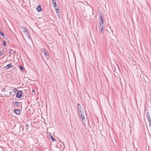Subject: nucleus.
Instances as JSON below:
<instances>
[{"label":"nucleus","instance_id":"obj_7","mask_svg":"<svg viewBox=\"0 0 151 151\" xmlns=\"http://www.w3.org/2000/svg\"><path fill=\"white\" fill-rule=\"evenodd\" d=\"M6 51V49L5 48L3 49L1 51L0 50V56H1L3 55H4L5 52Z\"/></svg>","mask_w":151,"mask_h":151},{"label":"nucleus","instance_id":"obj_34","mask_svg":"<svg viewBox=\"0 0 151 151\" xmlns=\"http://www.w3.org/2000/svg\"><path fill=\"white\" fill-rule=\"evenodd\" d=\"M0 95H2V94H1V93H0Z\"/></svg>","mask_w":151,"mask_h":151},{"label":"nucleus","instance_id":"obj_8","mask_svg":"<svg viewBox=\"0 0 151 151\" xmlns=\"http://www.w3.org/2000/svg\"><path fill=\"white\" fill-rule=\"evenodd\" d=\"M100 26L99 27V28L100 29L101 32L102 33H103L104 32L103 31V27L104 26L103 24L99 25Z\"/></svg>","mask_w":151,"mask_h":151},{"label":"nucleus","instance_id":"obj_5","mask_svg":"<svg viewBox=\"0 0 151 151\" xmlns=\"http://www.w3.org/2000/svg\"><path fill=\"white\" fill-rule=\"evenodd\" d=\"M147 118L148 121V123L150 127H151V119L150 115L149 113L148 112H147L146 113Z\"/></svg>","mask_w":151,"mask_h":151},{"label":"nucleus","instance_id":"obj_17","mask_svg":"<svg viewBox=\"0 0 151 151\" xmlns=\"http://www.w3.org/2000/svg\"><path fill=\"white\" fill-rule=\"evenodd\" d=\"M50 138L52 140L53 142H54L55 140V139L52 136H50Z\"/></svg>","mask_w":151,"mask_h":151},{"label":"nucleus","instance_id":"obj_2","mask_svg":"<svg viewBox=\"0 0 151 151\" xmlns=\"http://www.w3.org/2000/svg\"><path fill=\"white\" fill-rule=\"evenodd\" d=\"M41 51L44 54L45 57L47 58L49 57V55L48 52H47V50L44 48H41Z\"/></svg>","mask_w":151,"mask_h":151},{"label":"nucleus","instance_id":"obj_27","mask_svg":"<svg viewBox=\"0 0 151 151\" xmlns=\"http://www.w3.org/2000/svg\"><path fill=\"white\" fill-rule=\"evenodd\" d=\"M49 134H50V135H49V136H52L51 135V134L50 133H49Z\"/></svg>","mask_w":151,"mask_h":151},{"label":"nucleus","instance_id":"obj_13","mask_svg":"<svg viewBox=\"0 0 151 151\" xmlns=\"http://www.w3.org/2000/svg\"><path fill=\"white\" fill-rule=\"evenodd\" d=\"M21 29H22L23 32H24L26 31H27V30L26 28H25L24 27H21Z\"/></svg>","mask_w":151,"mask_h":151},{"label":"nucleus","instance_id":"obj_4","mask_svg":"<svg viewBox=\"0 0 151 151\" xmlns=\"http://www.w3.org/2000/svg\"><path fill=\"white\" fill-rule=\"evenodd\" d=\"M23 94V92L22 91H18L16 95V97L18 99H20L22 96Z\"/></svg>","mask_w":151,"mask_h":151},{"label":"nucleus","instance_id":"obj_15","mask_svg":"<svg viewBox=\"0 0 151 151\" xmlns=\"http://www.w3.org/2000/svg\"><path fill=\"white\" fill-rule=\"evenodd\" d=\"M19 68L21 71H23L24 70V68L21 65L19 66Z\"/></svg>","mask_w":151,"mask_h":151},{"label":"nucleus","instance_id":"obj_32","mask_svg":"<svg viewBox=\"0 0 151 151\" xmlns=\"http://www.w3.org/2000/svg\"><path fill=\"white\" fill-rule=\"evenodd\" d=\"M14 53H16V52L15 51H14Z\"/></svg>","mask_w":151,"mask_h":151},{"label":"nucleus","instance_id":"obj_22","mask_svg":"<svg viewBox=\"0 0 151 151\" xmlns=\"http://www.w3.org/2000/svg\"><path fill=\"white\" fill-rule=\"evenodd\" d=\"M77 110L78 112H79V111H83V109H82V108H78L77 109Z\"/></svg>","mask_w":151,"mask_h":151},{"label":"nucleus","instance_id":"obj_30","mask_svg":"<svg viewBox=\"0 0 151 151\" xmlns=\"http://www.w3.org/2000/svg\"><path fill=\"white\" fill-rule=\"evenodd\" d=\"M32 92H35V90H33L32 91Z\"/></svg>","mask_w":151,"mask_h":151},{"label":"nucleus","instance_id":"obj_12","mask_svg":"<svg viewBox=\"0 0 151 151\" xmlns=\"http://www.w3.org/2000/svg\"><path fill=\"white\" fill-rule=\"evenodd\" d=\"M24 33H25V34L26 35V36L28 37L29 39L30 37L29 33L28 31H26Z\"/></svg>","mask_w":151,"mask_h":151},{"label":"nucleus","instance_id":"obj_6","mask_svg":"<svg viewBox=\"0 0 151 151\" xmlns=\"http://www.w3.org/2000/svg\"><path fill=\"white\" fill-rule=\"evenodd\" d=\"M20 103H21L18 101H14L12 102L13 105L14 107L17 106ZM21 103H22V102H21Z\"/></svg>","mask_w":151,"mask_h":151},{"label":"nucleus","instance_id":"obj_9","mask_svg":"<svg viewBox=\"0 0 151 151\" xmlns=\"http://www.w3.org/2000/svg\"><path fill=\"white\" fill-rule=\"evenodd\" d=\"M36 9L38 12H41L42 10L41 5H38L36 7Z\"/></svg>","mask_w":151,"mask_h":151},{"label":"nucleus","instance_id":"obj_31","mask_svg":"<svg viewBox=\"0 0 151 151\" xmlns=\"http://www.w3.org/2000/svg\"><path fill=\"white\" fill-rule=\"evenodd\" d=\"M52 1V2H56V0H55V1Z\"/></svg>","mask_w":151,"mask_h":151},{"label":"nucleus","instance_id":"obj_16","mask_svg":"<svg viewBox=\"0 0 151 151\" xmlns=\"http://www.w3.org/2000/svg\"><path fill=\"white\" fill-rule=\"evenodd\" d=\"M29 127V126L28 124L27 123H26L25 125V129L26 131H27L28 130V128Z\"/></svg>","mask_w":151,"mask_h":151},{"label":"nucleus","instance_id":"obj_1","mask_svg":"<svg viewBox=\"0 0 151 151\" xmlns=\"http://www.w3.org/2000/svg\"><path fill=\"white\" fill-rule=\"evenodd\" d=\"M83 111H79V112H78V114L79 116H80V118L82 119V122L83 123H85V118L84 116L83 115Z\"/></svg>","mask_w":151,"mask_h":151},{"label":"nucleus","instance_id":"obj_20","mask_svg":"<svg viewBox=\"0 0 151 151\" xmlns=\"http://www.w3.org/2000/svg\"><path fill=\"white\" fill-rule=\"evenodd\" d=\"M57 14L58 17V18L59 19H60V13H58Z\"/></svg>","mask_w":151,"mask_h":151},{"label":"nucleus","instance_id":"obj_18","mask_svg":"<svg viewBox=\"0 0 151 151\" xmlns=\"http://www.w3.org/2000/svg\"><path fill=\"white\" fill-rule=\"evenodd\" d=\"M52 5L54 7H55L57 5V4L56 2H52Z\"/></svg>","mask_w":151,"mask_h":151},{"label":"nucleus","instance_id":"obj_21","mask_svg":"<svg viewBox=\"0 0 151 151\" xmlns=\"http://www.w3.org/2000/svg\"><path fill=\"white\" fill-rule=\"evenodd\" d=\"M81 108V106L79 104H77V108L78 109L79 108Z\"/></svg>","mask_w":151,"mask_h":151},{"label":"nucleus","instance_id":"obj_11","mask_svg":"<svg viewBox=\"0 0 151 151\" xmlns=\"http://www.w3.org/2000/svg\"><path fill=\"white\" fill-rule=\"evenodd\" d=\"M12 67V66L11 63H10L7 65L5 67V68L6 69H8Z\"/></svg>","mask_w":151,"mask_h":151},{"label":"nucleus","instance_id":"obj_25","mask_svg":"<svg viewBox=\"0 0 151 151\" xmlns=\"http://www.w3.org/2000/svg\"><path fill=\"white\" fill-rule=\"evenodd\" d=\"M6 91L5 89V88H3L1 90V91L3 92H4Z\"/></svg>","mask_w":151,"mask_h":151},{"label":"nucleus","instance_id":"obj_10","mask_svg":"<svg viewBox=\"0 0 151 151\" xmlns=\"http://www.w3.org/2000/svg\"><path fill=\"white\" fill-rule=\"evenodd\" d=\"M14 111V112L17 114H19L20 113V111L19 109H15Z\"/></svg>","mask_w":151,"mask_h":151},{"label":"nucleus","instance_id":"obj_26","mask_svg":"<svg viewBox=\"0 0 151 151\" xmlns=\"http://www.w3.org/2000/svg\"><path fill=\"white\" fill-rule=\"evenodd\" d=\"M13 91H14V92H15L17 91V89L16 88H14Z\"/></svg>","mask_w":151,"mask_h":151},{"label":"nucleus","instance_id":"obj_37","mask_svg":"<svg viewBox=\"0 0 151 151\" xmlns=\"http://www.w3.org/2000/svg\"><path fill=\"white\" fill-rule=\"evenodd\" d=\"M14 94H15V93H14V94H13V95H14Z\"/></svg>","mask_w":151,"mask_h":151},{"label":"nucleus","instance_id":"obj_24","mask_svg":"<svg viewBox=\"0 0 151 151\" xmlns=\"http://www.w3.org/2000/svg\"><path fill=\"white\" fill-rule=\"evenodd\" d=\"M12 92L11 91H9V96H10L12 95Z\"/></svg>","mask_w":151,"mask_h":151},{"label":"nucleus","instance_id":"obj_14","mask_svg":"<svg viewBox=\"0 0 151 151\" xmlns=\"http://www.w3.org/2000/svg\"><path fill=\"white\" fill-rule=\"evenodd\" d=\"M0 34L1 36H2L4 38H5V37L4 36V34L2 31H0Z\"/></svg>","mask_w":151,"mask_h":151},{"label":"nucleus","instance_id":"obj_3","mask_svg":"<svg viewBox=\"0 0 151 151\" xmlns=\"http://www.w3.org/2000/svg\"><path fill=\"white\" fill-rule=\"evenodd\" d=\"M100 16L99 17V18L100 20V22L99 23V25L103 24L104 22V19L103 17L102 16L103 14L102 13H101L100 14Z\"/></svg>","mask_w":151,"mask_h":151},{"label":"nucleus","instance_id":"obj_36","mask_svg":"<svg viewBox=\"0 0 151 151\" xmlns=\"http://www.w3.org/2000/svg\"><path fill=\"white\" fill-rule=\"evenodd\" d=\"M14 94H15V93H14V94H13V95H14Z\"/></svg>","mask_w":151,"mask_h":151},{"label":"nucleus","instance_id":"obj_35","mask_svg":"<svg viewBox=\"0 0 151 151\" xmlns=\"http://www.w3.org/2000/svg\"><path fill=\"white\" fill-rule=\"evenodd\" d=\"M14 94H15V93H14V94H13V95H14Z\"/></svg>","mask_w":151,"mask_h":151},{"label":"nucleus","instance_id":"obj_33","mask_svg":"<svg viewBox=\"0 0 151 151\" xmlns=\"http://www.w3.org/2000/svg\"><path fill=\"white\" fill-rule=\"evenodd\" d=\"M52 1H55V0H51Z\"/></svg>","mask_w":151,"mask_h":151},{"label":"nucleus","instance_id":"obj_19","mask_svg":"<svg viewBox=\"0 0 151 151\" xmlns=\"http://www.w3.org/2000/svg\"><path fill=\"white\" fill-rule=\"evenodd\" d=\"M3 45L4 47H5L6 45V42L4 41H3Z\"/></svg>","mask_w":151,"mask_h":151},{"label":"nucleus","instance_id":"obj_23","mask_svg":"<svg viewBox=\"0 0 151 151\" xmlns=\"http://www.w3.org/2000/svg\"><path fill=\"white\" fill-rule=\"evenodd\" d=\"M59 9H55V12L57 13H60L59 11Z\"/></svg>","mask_w":151,"mask_h":151},{"label":"nucleus","instance_id":"obj_28","mask_svg":"<svg viewBox=\"0 0 151 151\" xmlns=\"http://www.w3.org/2000/svg\"><path fill=\"white\" fill-rule=\"evenodd\" d=\"M49 134H50V135H49V136H52L51 135V134L50 133H49Z\"/></svg>","mask_w":151,"mask_h":151},{"label":"nucleus","instance_id":"obj_29","mask_svg":"<svg viewBox=\"0 0 151 151\" xmlns=\"http://www.w3.org/2000/svg\"><path fill=\"white\" fill-rule=\"evenodd\" d=\"M12 53L10 51H9V54H11Z\"/></svg>","mask_w":151,"mask_h":151}]
</instances>
